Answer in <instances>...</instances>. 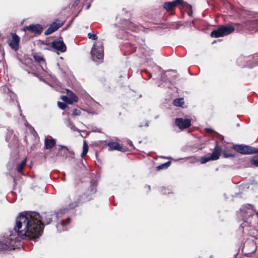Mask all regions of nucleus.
I'll use <instances>...</instances> for the list:
<instances>
[{
	"mask_svg": "<svg viewBox=\"0 0 258 258\" xmlns=\"http://www.w3.org/2000/svg\"><path fill=\"white\" fill-rule=\"evenodd\" d=\"M107 146L109 147V150H118L122 151V147L120 146L119 144L116 142H108Z\"/></svg>",
	"mask_w": 258,
	"mask_h": 258,
	"instance_id": "obj_16",
	"label": "nucleus"
},
{
	"mask_svg": "<svg viewBox=\"0 0 258 258\" xmlns=\"http://www.w3.org/2000/svg\"><path fill=\"white\" fill-rule=\"evenodd\" d=\"M62 25V23H57L56 22L52 23L50 27L45 31V35H49L60 28Z\"/></svg>",
	"mask_w": 258,
	"mask_h": 258,
	"instance_id": "obj_11",
	"label": "nucleus"
},
{
	"mask_svg": "<svg viewBox=\"0 0 258 258\" xmlns=\"http://www.w3.org/2000/svg\"><path fill=\"white\" fill-rule=\"evenodd\" d=\"M66 93L72 103L78 101V97L72 91L67 89Z\"/></svg>",
	"mask_w": 258,
	"mask_h": 258,
	"instance_id": "obj_17",
	"label": "nucleus"
},
{
	"mask_svg": "<svg viewBox=\"0 0 258 258\" xmlns=\"http://www.w3.org/2000/svg\"><path fill=\"white\" fill-rule=\"evenodd\" d=\"M83 148V152L81 155L82 158H83L87 154L88 151V146L85 141H84Z\"/></svg>",
	"mask_w": 258,
	"mask_h": 258,
	"instance_id": "obj_22",
	"label": "nucleus"
},
{
	"mask_svg": "<svg viewBox=\"0 0 258 258\" xmlns=\"http://www.w3.org/2000/svg\"><path fill=\"white\" fill-rule=\"evenodd\" d=\"M57 105H58V107L62 109H64L67 106V105H66V104L65 103L61 102H58Z\"/></svg>",
	"mask_w": 258,
	"mask_h": 258,
	"instance_id": "obj_30",
	"label": "nucleus"
},
{
	"mask_svg": "<svg viewBox=\"0 0 258 258\" xmlns=\"http://www.w3.org/2000/svg\"><path fill=\"white\" fill-rule=\"evenodd\" d=\"M183 0H174L170 2H166L164 5V8L167 11L172 10L177 4H182Z\"/></svg>",
	"mask_w": 258,
	"mask_h": 258,
	"instance_id": "obj_12",
	"label": "nucleus"
},
{
	"mask_svg": "<svg viewBox=\"0 0 258 258\" xmlns=\"http://www.w3.org/2000/svg\"><path fill=\"white\" fill-rule=\"evenodd\" d=\"M78 1H79L80 0H78Z\"/></svg>",
	"mask_w": 258,
	"mask_h": 258,
	"instance_id": "obj_49",
	"label": "nucleus"
},
{
	"mask_svg": "<svg viewBox=\"0 0 258 258\" xmlns=\"http://www.w3.org/2000/svg\"><path fill=\"white\" fill-rule=\"evenodd\" d=\"M134 27V25L132 23H129L128 27L132 29V27Z\"/></svg>",
	"mask_w": 258,
	"mask_h": 258,
	"instance_id": "obj_34",
	"label": "nucleus"
},
{
	"mask_svg": "<svg viewBox=\"0 0 258 258\" xmlns=\"http://www.w3.org/2000/svg\"><path fill=\"white\" fill-rule=\"evenodd\" d=\"M93 188H95V186H93ZM92 193H95L96 192V189L93 188L92 189Z\"/></svg>",
	"mask_w": 258,
	"mask_h": 258,
	"instance_id": "obj_38",
	"label": "nucleus"
},
{
	"mask_svg": "<svg viewBox=\"0 0 258 258\" xmlns=\"http://www.w3.org/2000/svg\"><path fill=\"white\" fill-rule=\"evenodd\" d=\"M240 211L243 218L245 219L251 217L255 212L253 206L249 204L243 205L240 209Z\"/></svg>",
	"mask_w": 258,
	"mask_h": 258,
	"instance_id": "obj_6",
	"label": "nucleus"
},
{
	"mask_svg": "<svg viewBox=\"0 0 258 258\" xmlns=\"http://www.w3.org/2000/svg\"><path fill=\"white\" fill-rule=\"evenodd\" d=\"M184 99L183 98H180L176 99L173 101V104L175 106H182L184 104Z\"/></svg>",
	"mask_w": 258,
	"mask_h": 258,
	"instance_id": "obj_21",
	"label": "nucleus"
},
{
	"mask_svg": "<svg viewBox=\"0 0 258 258\" xmlns=\"http://www.w3.org/2000/svg\"><path fill=\"white\" fill-rule=\"evenodd\" d=\"M81 113V111L79 109H75L74 110L72 115L74 116L80 115Z\"/></svg>",
	"mask_w": 258,
	"mask_h": 258,
	"instance_id": "obj_29",
	"label": "nucleus"
},
{
	"mask_svg": "<svg viewBox=\"0 0 258 258\" xmlns=\"http://www.w3.org/2000/svg\"><path fill=\"white\" fill-rule=\"evenodd\" d=\"M147 188H148L149 189H150V185H147Z\"/></svg>",
	"mask_w": 258,
	"mask_h": 258,
	"instance_id": "obj_43",
	"label": "nucleus"
},
{
	"mask_svg": "<svg viewBox=\"0 0 258 258\" xmlns=\"http://www.w3.org/2000/svg\"><path fill=\"white\" fill-rule=\"evenodd\" d=\"M225 156L226 157H233V155L232 154H225Z\"/></svg>",
	"mask_w": 258,
	"mask_h": 258,
	"instance_id": "obj_36",
	"label": "nucleus"
},
{
	"mask_svg": "<svg viewBox=\"0 0 258 258\" xmlns=\"http://www.w3.org/2000/svg\"><path fill=\"white\" fill-rule=\"evenodd\" d=\"M26 159H24L20 163L17 165V171L18 172H21L22 171L24 167L26 166Z\"/></svg>",
	"mask_w": 258,
	"mask_h": 258,
	"instance_id": "obj_20",
	"label": "nucleus"
},
{
	"mask_svg": "<svg viewBox=\"0 0 258 258\" xmlns=\"http://www.w3.org/2000/svg\"><path fill=\"white\" fill-rule=\"evenodd\" d=\"M175 123L179 128L185 129L190 126L191 120L189 119L177 118L175 119Z\"/></svg>",
	"mask_w": 258,
	"mask_h": 258,
	"instance_id": "obj_8",
	"label": "nucleus"
},
{
	"mask_svg": "<svg viewBox=\"0 0 258 258\" xmlns=\"http://www.w3.org/2000/svg\"><path fill=\"white\" fill-rule=\"evenodd\" d=\"M247 221H244L241 224V226L242 228H244L245 227L249 226L251 224V221L248 220V219H246Z\"/></svg>",
	"mask_w": 258,
	"mask_h": 258,
	"instance_id": "obj_27",
	"label": "nucleus"
},
{
	"mask_svg": "<svg viewBox=\"0 0 258 258\" xmlns=\"http://www.w3.org/2000/svg\"><path fill=\"white\" fill-rule=\"evenodd\" d=\"M256 215H257V216L258 217V211L257 212H256Z\"/></svg>",
	"mask_w": 258,
	"mask_h": 258,
	"instance_id": "obj_45",
	"label": "nucleus"
},
{
	"mask_svg": "<svg viewBox=\"0 0 258 258\" xmlns=\"http://www.w3.org/2000/svg\"><path fill=\"white\" fill-rule=\"evenodd\" d=\"M8 134H11V135H13V132H12V131H8Z\"/></svg>",
	"mask_w": 258,
	"mask_h": 258,
	"instance_id": "obj_41",
	"label": "nucleus"
},
{
	"mask_svg": "<svg viewBox=\"0 0 258 258\" xmlns=\"http://www.w3.org/2000/svg\"><path fill=\"white\" fill-rule=\"evenodd\" d=\"M251 163L253 165L258 167V155L252 158V159L251 160Z\"/></svg>",
	"mask_w": 258,
	"mask_h": 258,
	"instance_id": "obj_25",
	"label": "nucleus"
},
{
	"mask_svg": "<svg viewBox=\"0 0 258 258\" xmlns=\"http://www.w3.org/2000/svg\"><path fill=\"white\" fill-rule=\"evenodd\" d=\"M9 96L13 101H14L16 98V95L12 92L10 93Z\"/></svg>",
	"mask_w": 258,
	"mask_h": 258,
	"instance_id": "obj_33",
	"label": "nucleus"
},
{
	"mask_svg": "<svg viewBox=\"0 0 258 258\" xmlns=\"http://www.w3.org/2000/svg\"><path fill=\"white\" fill-rule=\"evenodd\" d=\"M250 25L252 27L251 30L254 31L255 32H258V19L252 20L250 22Z\"/></svg>",
	"mask_w": 258,
	"mask_h": 258,
	"instance_id": "obj_19",
	"label": "nucleus"
},
{
	"mask_svg": "<svg viewBox=\"0 0 258 258\" xmlns=\"http://www.w3.org/2000/svg\"><path fill=\"white\" fill-rule=\"evenodd\" d=\"M235 30V28L230 25L220 26L217 29L213 30L211 36L214 38L223 37L228 35Z\"/></svg>",
	"mask_w": 258,
	"mask_h": 258,
	"instance_id": "obj_2",
	"label": "nucleus"
},
{
	"mask_svg": "<svg viewBox=\"0 0 258 258\" xmlns=\"http://www.w3.org/2000/svg\"><path fill=\"white\" fill-rule=\"evenodd\" d=\"M255 249L252 251V252H255Z\"/></svg>",
	"mask_w": 258,
	"mask_h": 258,
	"instance_id": "obj_48",
	"label": "nucleus"
},
{
	"mask_svg": "<svg viewBox=\"0 0 258 258\" xmlns=\"http://www.w3.org/2000/svg\"><path fill=\"white\" fill-rule=\"evenodd\" d=\"M50 222V221H49L47 222L46 223H47V224H49Z\"/></svg>",
	"mask_w": 258,
	"mask_h": 258,
	"instance_id": "obj_47",
	"label": "nucleus"
},
{
	"mask_svg": "<svg viewBox=\"0 0 258 258\" xmlns=\"http://www.w3.org/2000/svg\"><path fill=\"white\" fill-rule=\"evenodd\" d=\"M143 126V125L142 124H140V125H139V127H142Z\"/></svg>",
	"mask_w": 258,
	"mask_h": 258,
	"instance_id": "obj_44",
	"label": "nucleus"
},
{
	"mask_svg": "<svg viewBox=\"0 0 258 258\" xmlns=\"http://www.w3.org/2000/svg\"><path fill=\"white\" fill-rule=\"evenodd\" d=\"M6 140L7 141L9 142V140H10V139L8 138V135H7L6 136Z\"/></svg>",
	"mask_w": 258,
	"mask_h": 258,
	"instance_id": "obj_40",
	"label": "nucleus"
},
{
	"mask_svg": "<svg viewBox=\"0 0 258 258\" xmlns=\"http://www.w3.org/2000/svg\"><path fill=\"white\" fill-rule=\"evenodd\" d=\"M145 126L146 127H148L149 126V121H146V122L145 124Z\"/></svg>",
	"mask_w": 258,
	"mask_h": 258,
	"instance_id": "obj_39",
	"label": "nucleus"
},
{
	"mask_svg": "<svg viewBox=\"0 0 258 258\" xmlns=\"http://www.w3.org/2000/svg\"><path fill=\"white\" fill-rule=\"evenodd\" d=\"M23 29L25 31H29L31 32L39 34L42 32L43 30V28L40 25L36 24L30 25L29 26H26L24 27Z\"/></svg>",
	"mask_w": 258,
	"mask_h": 258,
	"instance_id": "obj_9",
	"label": "nucleus"
},
{
	"mask_svg": "<svg viewBox=\"0 0 258 258\" xmlns=\"http://www.w3.org/2000/svg\"><path fill=\"white\" fill-rule=\"evenodd\" d=\"M92 60L94 61H100L103 57L104 50L101 42H96L93 46L91 51Z\"/></svg>",
	"mask_w": 258,
	"mask_h": 258,
	"instance_id": "obj_3",
	"label": "nucleus"
},
{
	"mask_svg": "<svg viewBox=\"0 0 258 258\" xmlns=\"http://www.w3.org/2000/svg\"><path fill=\"white\" fill-rule=\"evenodd\" d=\"M69 211V209L68 208L60 209L59 211H58L54 215L52 216L55 217L56 219L58 218L61 217L62 215L68 213Z\"/></svg>",
	"mask_w": 258,
	"mask_h": 258,
	"instance_id": "obj_18",
	"label": "nucleus"
},
{
	"mask_svg": "<svg viewBox=\"0 0 258 258\" xmlns=\"http://www.w3.org/2000/svg\"><path fill=\"white\" fill-rule=\"evenodd\" d=\"M164 76H165V74H163V75L161 76V78L162 80H163V81H165V80H164Z\"/></svg>",
	"mask_w": 258,
	"mask_h": 258,
	"instance_id": "obj_37",
	"label": "nucleus"
},
{
	"mask_svg": "<svg viewBox=\"0 0 258 258\" xmlns=\"http://www.w3.org/2000/svg\"><path fill=\"white\" fill-rule=\"evenodd\" d=\"M43 228L39 213L33 212L20 214L16 220L14 229L9 230L0 240V251L15 249L18 247L21 238L34 239L39 237Z\"/></svg>",
	"mask_w": 258,
	"mask_h": 258,
	"instance_id": "obj_1",
	"label": "nucleus"
},
{
	"mask_svg": "<svg viewBox=\"0 0 258 258\" xmlns=\"http://www.w3.org/2000/svg\"><path fill=\"white\" fill-rule=\"evenodd\" d=\"M233 149L242 154H252L258 153V148L246 145H235L233 146Z\"/></svg>",
	"mask_w": 258,
	"mask_h": 258,
	"instance_id": "obj_4",
	"label": "nucleus"
},
{
	"mask_svg": "<svg viewBox=\"0 0 258 258\" xmlns=\"http://www.w3.org/2000/svg\"><path fill=\"white\" fill-rule=\"evenodd\" d=\"M90 6H91V4H89V5H88V6H87V8H86V9H89V8H90Z\"/></svg>",
	"mask_w": 258,
	"mask_h": 258,
	"instance_id": "obj_42",
	"label": "nucleus"
},
{
	"mask_svg": "<svg viewBox=\"0 0 258 258\" xmlns=\"http://www.w3.org/2000/svg\"><path fill=\"white\" fill-rule=\"evenodd\" d=\"M208 130L209 131H212V130L210 129V128H208Z\"/></svg>",
	"mask_w": 258,
	"mask_h": 258,
	"instance_id": "obj_46",
	"label": "nucleus"
},
{
	"mask_svg": "<svg viewBox=\"0 0 258 258\" xmlns=\"http://www.w3.org/2000/svg\"><path fill=\"white\" fill-rule=\"evenodd\" d=\"M65 149L66 151H67V150H68V149H67L66 147L63 146H60V148H59V149L60 150V149Z\"/></svg>",
	"mask_w": 258,
	"mask_h": 258,
	"instance_id": "obj_35",
	"label": "nucleus"
},
{
	"mask_svg": "<svg viewBox=\"0 0 258 258\" xmlns=\"http://www.w3.org/2000/svg\"><path fill=\"white\" fill-rule=\"evenodd\" d=\"M68 125L72 131L79 132V130L75 126L71 121H68Z\"/></svg>",
	"mask_w": 258,
	"mask_h": 258,
	"instance_id": "obj_24",
	"label": "nucleus"
},
{
	"mask_svg": "<svg viewBox=\"0 0 258 258\" xmlns=\"http://www.w3.org/2000/svg\"><path fill=\"white\" fill-rule=\"evenodd\" d=\"M70 222V218H68L66 220H61L59 223L56 225L58 231L62 232L67 230V226Z\"/></svg>",
	"mask_w": 258,
	"mask_h": 258,
	"instance_id": "obj_13",
	"label": "nucleus"
},
{
	"mask_svg": "<svg viewBox=\"0 0 258 258\" xmlns=\"http://www.w3.org/2000/svg\"><path fill=\"white\" fill-rule=\"evenodd\" d=\"M222 152V148L220 146H218L217 143L214 149L212 154L208 157H202L201 158V163L202 164L206 163L211 160H216L219 158Z\"/></svg>",
	"mask_w": 258,
	"mask_h": 258,
	"instance_id": "obj_5",
	"label": "nucleus"
},
{
	"mask_svg": "<svg viewBox=\"0 0 258 258\" xmlns=\"http://www.w3.org/2000/svg\"><path fill=\"white\" fill-rule=\"evenodd\" d=\"M56 144L55 140L52 137L46 138L44 140V146L46 149H52Z\"/></svg>",
	"mask_w": 258,
	"mask_h": 258,
	"instance_id": "obj_14",
	"label": "nucleus"
},
{
	"mask_svg": "<svg viewBox=\"0 0 258 258\" xmlns=\"http://www.w3.org/2000/svg\"><path fill=\"white\" fill-rule=\"evenodd\" d=\"M61 99L64 102H66V103H68L69 104H72V101L70 100V99H69L68 96H64V95H63V96H61Z\"/></svg>",
	"mask_w": 258,
	"mask_h": 258,
	"instance_id": "obj_26",
	"label": "nucleus"
},
{
	"mask_svg": "<svg viewBox=\"0 0 258 258\" xmlns=\"http://www.w3.org/2000/svg\"><path fill=\"white\" fill-rule=\"evenodd\" d=\"M78 206V203L77 202H75L74 203H72L69 205L70 209H73L75 207H77Z\"/></svg>",
	"mask_w": 258,
	"mask_h": 258,
	"instance_id": "obj_32",
	"label": "nucleus"
},
{
	"mask_svg": "<svg viewBox=\"0 0 258 258\" xmlns=\"http://www.w3.org/2000/svg\"><path fill=\"white\" fill-rule=\"evenodd\" d=\"M51 47L57 52H64L67 47L62 41L54 40L51 43Z\"/></svg>",
	"mask_w": 258,
	"mask_h": 258,
	"instance_id": "obj_7",
	"label": "nucleus"
},
{
	"mask_svg": "<svg viewBox=\"0 0 258 258\" xmlns=\"http://www.w3.org/2000/svg\"><path fill=\"white\" fill-rule=\"evenodd\" d=\"M88 37L89 39L95 40L97 39V36L95 34L89 33L88 34Z\"/></svg>",
	"mask_w": 258,
	"mask_h": 258,
	"instance_id": "obj_28",
	"label": "nucleus"
},
{
	"mask_svg": "<svg viewBox=\"0 0 258 258\" xmlns=\"http://www.w3.org/2000/svg\"><path fill=\"white\" fill-rule=\"evenodd\" d=\"M169 190L168 189H166L164 187H162L161 189V191L164 194H169L170 192Z\"/></svg>",
	"mask_w": 258,
	"mask_h": 258,
	"instance_id": "obj_31",
	"label": "nucleus"
},
{
	"mask_svg": "<svg viewBox=\"0 0 258 258\" xmlns=\"http://www.w3.org/2000/svg\"><path fill=\"white\" fill-rule=\"evenodd\" d=\"M35 60L39 63V68L42 69L43 71L46 72L44 67H45V63L44 58L40 55L35 54L33 55Z\"/></svg>",
	"mask_w": 258,
	"mask_h": 258,
	"instance_id": "obj_15",
	"label": "nucleus"
},
{
	"mask_svg": "<svg viewBox=\"0 0 258 258\" xmlns=\"http://www.w3.org/2000/svg\"><path fill=\"white\" fill-rule=\"evenodd\" d=\"M19 42L20 37L16 34H13L12 40L9 42V45L12 48L17 50L18 48Z\"/></svg>",
	"mask_w": 258,
	"mask_h": 258,
	"instance_id": "obj_10",
	"label": "nucleus"
},
{
	"mask_svg": "<svg viewBox=\"0 0 258 258\" xmlns=\"http://www.w3.org/2000/svg\"><path fill=\"white\" fill-rule=\"evenodd\" d=\"M170 164H171V162L168 161L165 163H163V164L158 166L157 167V168L158 170H161V169H166L170 165Z\"/></svg>",
	"mask_w": 258,
	"mask_h": 258,
	"instance_id": "obj_23",
	"label": "nucleus"
}]
</instances>
